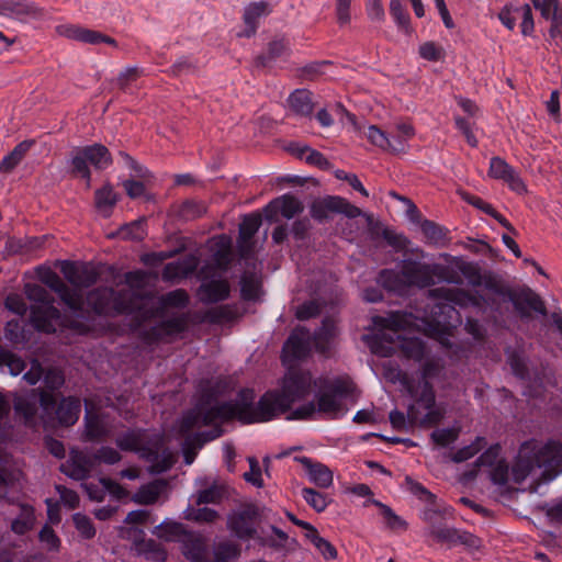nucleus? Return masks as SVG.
<instances>
[{"label":"nucleus","instance_id":"36","mask_svg":"<svg viewBox=\"0 0 562 562\" xmlns=\"http://www.w3.org/2000/svg\"><path fill=\"white\" fill-rule=\"evenodd\" d=\"M290 109L297 115L307 116L313 112L314 104L312 92L306 89H297L288 99Z\"/></svg>","mask_w":562,"mask_h":562},{"label":"nucleus","instance_id":"8","mask_svg":"<svg viewBox=\"0 0 562 562\" xmlns=\"http://www.w3.org/2000/svg\"><path fill=\"white\" fill-rule=\"evenodd\" d=\"M113 162L110 150L102 144H92L77 147L70 159L71 173L86 181L87 188L91 186V165L95 170H103Z\"/></svg>","mask_w":562,"mask_h":562},{"label":"nucleus","instance_id":"62","mask_svg":"<svg viewBox=\"0 0 562 562\" xmlns=\"http://www.w3.org/2000/svg\"><path fill=\"white\" fill-rule=\"evenodd\" d=\"M93 462H101L105 464H115L121 461L122 457L117 450L112 447L103 446L95 451L92 456Z\"/></svg>","mask_w":562,"mask_h":562},{"label":"nucleus","instance_id":"49","mask_svg":"<svg viewBox=\"0 0 562 562\" xmlns=\"http://www.w3.org/2000/svg\"><path fill=\"white\" fill-rule=\"evenodd\" d=\"M178 213L182 220L193 221L206 213V205L202 201L187 200L180 205Z\"/></svg>","mask_w":562,"mask_h":562},{"label":"nucleus","instance_id":"61","mask_svg":"<svg viewBox=\"0 0 562 562\" xmlns=\"http://www.w3.org/2000/svg\"><path fill=\"white\" fill-rule=\"evenodd\" d=\"M515 13L519 14L521 19L520 29L524 36H528L533 32L535 23L532 11L529 4H525L520 8H515Z\"/></svg>","mask_w":562,"mask_h":562},{"label":"nucleus","instance_id":"16","mask_svg":"<svg viewBox=\"0 0 562 562\" xmlns=\"http://www.w3.org/2000/svg\"><path fill=\"white\" fill-rule=\"evenodd\" d=\"M436 270H443L441 265H428L417 261H405L401 273L406 282L418 288H428L435 283Z\"/></svg>","mask_w":562,"mask_h":562},{"label":"nucleus","instance_id":"47","mask_svg":"<svg viewBox=\"0 0 562 562\" xmlns=\"http://www.w3.org/2000/svg\"><path fill=\"white\" fill-rule=\"evenodd\" d=\"M260 280L255 273H244L240 279V294L245 301L259 297Z\"/></svg>","mask_w":562,"mask_h":562},{"label":"nucleus","instance_id":"12","mask_svg":"<svg viewBox=\"0 0 562 562\" xmlns=\"http://www.w3.org/2000/svg\"><path fill=\"white\" fill-rule=\"evenodd\" d=\"M88 306L98 315L125 313L130 306L121 301V293L112 288L101 286L87 294Z\"/></svg>","mask_w":562,"mask_h":562},{"label":"nucleus","instance_id":"23","mask_svg":"<svg viewBox=\"0 0 562 562\" xmlns=\"http://www.w3.org/2000/svg\"><path fill=\"white\" fill-rule=\"evenodd\" d=\"M312 337L310 330L304 327L295 328L283 345L285 358L301 360L311 352Z\"/></svg>","mask_w":562,"mask_h":562},{"label":"nucleus","instance_id":"53","mask_svg":"<svg viewBox=\"0 0 562 562\" xmlns=\"http://www.w3.org/2000/svg\"><path fill=\"white\" fill-rule=\"evenodd\" d=\"M0 366H7L12 375H19L25 369V362L11 351L0 348Z\"/></svg>","mask_w":562,"mask_h":562},{"label":"nucleus","instance_id":"42","mask_svg":"<svg viewBox=\"0 0 562 562\" xmlns=\"http://www.w3.org/2000/svg\"><path fill=\"white\" fill-rule=\"evenodd\" d=\"M225 497V486L216 482L209 487L200 490L195 494L196 505L202 504H221Z\"/></svg>","mask_w":562,"mask_h":562},{"label":"nucleus","instance_id":"3","mask_svg":"<svg viewBox=\"0 0 562 562\" xmlns=\"http://www.w3.org/2000/svg\"><path fill=\"white\" fill-rule=\"evenodd\" d=\"M294 374H307L310 376V385L307 392L302 397L291 402L289 408L280 413L278 416L289 412L294 403L305 400L310 395L313 386H319L321 389L319 392L315 395V402L312 401L299 406L291 412V414L288 416V419H313L316 414H321L330 419H336L342 417L346 414L347 408L342 403V397L353 392L355 384L352 381L344 378H336L334 380L321 378L315 380L310 371L293 370L289 371L284 375L281 390L274 391L278 395L282 396L284 394V382L288 376Z\"/></svg>","mask_w":562,"mask_h":562},{"label":"nucleus","instance_id":"13","mask_svg":"<svg viewBox=\"0 0 562 562\" xmlns=\"http://www.w3.org/2000/svg\"><path fill=\"white\" fill-rule=\"evenodd\" d=\"M59 267L65 279L74 286L72 290L79 292L81 289L92 286L100 277V272L91 262L64 260Z\"/></svg>","mask_w":562,"mask_h":562},{"label":"nucleus","instance_id":"26","mask_svg":"<svg viewBox=\"0 0 562 562\" xmlns=\"http://www.w3.org/2000/svg\"><path fill=\"white\" fill-rule=\"evenodd\" d=\"M301 463L312 483L321 488H328L333 485L334 475L331 470L317 461L312 460L308 457H295L294 459Z\"/></svg>","mask_w":562,"mask_h":562},{"label":"nucleus","instance_id":"35","mask_svg":"<svg viewBox=\"0 0 562 562\" xmlns=\"http://www.w3.org/2000/svg\"><path fill=\"white\" fill-rule=\"evenodd\" d=\"M166 486L167 483L164 480H155L148 484L142 485L133 495L132 501L142 505L155 504Z\"/></svg>","mask_w":562,"mask_h":562},{"label":"nucleus","instance_id":"4","mask_svg":"<svg viewBox=\"0 0 562 562\" xmlns=\"http://www.w3.org/2000/svg\"><path fill=\"white\" fill-rule=\"evenodd\" d=\"M374 325L381 329H389L392 333H378L373 336H366L372 352L382 357H390L395 351V339L400 340L398 347L404 358L420 362L426 356V346L419 338H401L398 330L406 329L414 324V316L411 313L393 312L387 316H375Z\"/></svg>","mask_w":562,"mask_h":562},{"label":"nucleus","instance_id":"25","mask_svg":"<svg viewBox=\"0 0 562 562\" xmlns=\"http://www.w3.org/2000/svg\"><path fill=\"white\" fill-rule=\"evenodd\" d=\"M272 12V5L267 1L252 2L245 7L243 21L244 30L238 34L240 37H251L256 34L259 21Z\"/></svg>","mask_w":562,"mask_h":562},{"label":"nucleus","instance_id":"21","mask_svg":"<svg viewBox=\"0 0 562 562\" xmlns=\"http://www.w3.org/2000/svg\"><path fill=\"white\" fill-rule=\"evenodd\" d=\"M338 336V328L331 318H325L322 326L315 330L312 337L315 351L325 358L333 356L336 347V339Z\"/></svg>","mask_w":562,"mask_h":562},{"label":"nucleus","instance_id":"52","mask_svg":"<svg viewBox=\"0 0 562 562\" xmlns=\"http://www.w3.org/2000/svg\"><path fill=\"white\" fill-rule=\"evenodd\" d=\"M161 307H186L189 303V295L186 290L177 289L160 296Z\"/></svg>","mask_w":562,"mask_h":562},{"label":"nucleus","instance_id":"45","mask_svg":"<svg viewBox=\"0 0 562 562\" xmlns=\"http://www.w3.org/2000/svg\"><path fill=\"white\" fill-rule=\"evenodd\" d=\"M304 536L310 542L314 544V547L325 559L337 558L336 548L328 540L321 537L315 527H313L308 532H305Z\"/></svg>","mask_w":562,"mask_h":562},{"label":"nucleus","instance_id":"41","mask_svg":"<svg viewBox=\"0 0 562 562\" xmlns=\"http://www.w3.org/2000/svg\"><path fill=\"white\" fill-rule=\"evenodd\" d=\"M186 531L187 530L181 522L165 521L156 526L153 533L165 541L179 542Z\"/></svg>","mask_w":562,"mask_h":562},{"label":"nucleus","instance_id":"2","mask_svg":"<svg viewBox=\"0 0 562 562\" xmlns=\"http://www.w3.org/2000/svg\"><path fill=\"white\" fill-rule=\"evenodd\" d=\"M458 272L463 277L468 284L473 288L483 286L487 294H482L479 290L474 293L465 291L463 289H451V288H436L429 290V296L436 300H440L443 303L437 304L435 307L438 308L439 313L457 314L454 306L469 307L473 306L476 308H497L496 302L493 296L496 293H503L504 286L493 276L482 274L481 268L477 263L471 261H464L458 259L454 265Z\"/></svg>","mask_w":562,"mask_h":562},{"label":"nucleus","instance_id":"11","mask_svg":"<svg viewBox=\"0 0 562 562\" xmlns=\"http://www.w3.org/2000/svg\"><path fill=\"white\" fill-rule=\"evenodd\" d=\"M258 519V507L254 504H247L228 515L227 529L240 540L255 539Z\"/></svg>","mask_w":562,"mask_h":562},{"label":"nucleus","instance_id":"24","mask_svg":"<svg viewBox=\"0 0 562 562\" xmlns=\"http://www.w3.org/2000/svg\"><path fill=\"white\" fill-rule=\"evenodd\" d=\"M303 204L292 194H284L272 200L265 207V215L268 221H273L278 213L285 218H292L303 212Z\"/></svg>","mask_w":562,"mask_h":562},{"label":"nucleus","instance_id":"33","mask_svg":"<svg viewBox=\"0 0 562 562\" xmlns=\"http://www.w3.org/2000/svg\"><path fill=\"white\" fill-rule=\"evenodd\" d=\"M145 436L146 431L142 429L127 430L117 436L115 443L121 450L138 452L142 457V452L149 448L145 445Z\"/></svg>","mask_w":562,"mask_h":562},{"label":"nucleus","instance_id":"37","mask_svg":"<svg viewBox=\"0 0 562 562\" xmlns=\"http://www.w3.org/2000/svg\"><path fill=\"white\" fill-rule=\"evenodd\" d=\"M33 144V140L19 143L12 151L4 156L0 161V173H10L22 161Z\"/></svg>","mask_w":562,"mask_h":562},{"label":"nucleus","instance_id":"27","mask_svg":"<svg viewBox=\"0 0 562 562\" xmlns=\"http://www.w3.org/2000/svg\"><path fill=\"white\" fill-rule=\"evenodd\" d=\"M232 385L227 379H216L207 381L201 386L200 404L203 407H214L220 405L218 400L228 395L232 391Z\"/></svg>","mask_w":562,"mask_h":562},{"label":"nucleus","instance_id":"18","mask_svg":"<svg viewBox=\"0 0 562 562\" xmlns=\"http://www.w3.org/2000/svg\"><path fill=\"white\" fill-rule=\"evenodd\" d=\"M56 32L66 38L78 41L86 44L97 45L105 43L112 46H116L117 42L99 31L86 29L76 24H60L56 26Z\"/></svg>","mask_w":562,"mask_h":562},{"label":"nucleus","instance_id":"29","mask_svg":"<svg viewBox=\"0 0 562 562\" xmlns=\"http://www.w3.org/2000/svg\"><path fill=\"white\" fill-rule=\"evenodd\" d=\"M231 288L225 279L203 281L199 288V295L204 303H217L229 296Z\"/></svg>","mask_w":562,"mask_h":562},{"label":"nucleus","instance_id":"58","mask_svg":"<svg viewBox=\"0 0 562 562\" xmlns=\"http://www.w3.org/2000/svg\"><path fill=\"white\" fill-rule=\"evenodd\" d=\"M220 517L215 509L209 507L191 508L187 512L186 518L195 522H214Z\"/></svg>","mask_w":562,"mask_h":562},{"label":"nucleus","instance_id":"28","mask_svg":"<svg viewBox=\"0 0 562 562\" xmlns=\"http://www.w3.org/2000/svg\"><path fill=\"white\" fill-rule=\"evenodd\" d=\"M198 259L194 256H187L177 261L167 263L161 272L164 281L170 282L188 278L198 268Z\"/></svg>","mask_w":562,"mask_h":562},{"label":"nucleus","instance_id":"14","mask_svg":"<svg viewBox=\"0 0 562 562\" xmlns=\"http://www.w3.org/2000/svg\"><path fill=\"white\" fill-rule=\"evenodd\" d=\"M495 296H499L504 301L512 302L515 310L521 317H529L531 312H536L541 315L547 314L543 301L529 288L517 292L504 288V292L496 293Z\"/></svg>","mask_w":562,"mask_h":562},{"label":"nucleus","instance_id":"57","mask_svg":"<svg viewBox=\"0 0 562 562\" xmlns=\"http://www.w3.org/2000/svg\"><path fill=\"white\" fill-rule=\"evenodd\" d=\"M483 443H484V438L477 437L476 440L474 442H472L471 445L465 446V447L459 449L458 451H456L452 454L451 460L456 463H460V462L471 459L483 448Z\"/></svg>","mask_w":562,"mask_h":562},{"label":"nucleus","instance_id":"40","mask_svg":"<svg viewBox=\"0 0 562 562\" xmlns=\"http://www.w3.org/2000/svg\"><path fill=\"white\" fill-rule=\"evenodd\" d=\"M35 522L34 509L30 505H21L20 514L11 522V530L16 535H24L30 531Z\"/></svg>","mask_w":562,"mask_h":562},{"label":"nucleus","instance_id":"55","mask_svg":"<svg viewBox=\"0 0 562 562\" xmlns=\"http://www.w3.org/2000/svg\"><path fill=\"white\" fill-rule=\"evenodd\" d=\"M106 435L103 422L98 416H86L85 436L88 440H98Z\"/></svg>","mask_w":562,"mask_h":562},{"label":"nucleus","instance_id":"10","mask_svg":"<svg viewBox=\"0 0 562 562\" xmlns=\"http://www.w3.org/2000/svg\"><path fill=\"white\" fill-rule=\"evenodd\" d=\"M310 213L319 223L327 221L330 213L342 214L348 218H356L362 215V211L358 206L338 195H328L315 200L311 204Z\"/></svg>","mask_w":562,"mask_h":562},{"label":"nucleus","instance_id":"56","mask_svg":"<svg viewBox=\"0 0 562 562\" xmlns=\"http://www.w3.org/2000/svg\"><path fill=\"white\" fill-rule=\"evenodd\" d=\"M405 484L407 490L420 501L428 504L435 503L436 496L419 482L414 481L411 476H406Z\"/></svg>","mask_w":562,"mask_h":562},{"label":"nucleus","instance_id":"51","mask_svg":"<svg viewBox=\"0 0 562 562\" xmlns=\"http://www.w3.org/2000/svg\"><path fill=\"white\" fill-rule=\"evenodd\" d=\"M144 75V70L139 67H127L116 78V86L120 90L127 92L134 83Z\"/></svg>","mask_w":562,"mask_h":562},{"label":"nucleus","instance_id":"64","mask_svg":"<svg viewBox=\"0 0 562 562\" xmlns=\"http://www.w3.org/2000/svg\"><path fill=\"white\" fill-rule=\"evenodd\" d=\"M5 338L13 344L25 341L24 328L19 321H9L4 327Z\"/></svg>","mask_w":562,"mask_h":562},{"label":"nucleus","instance_id":"60","mask_svg":"<svg viewBox=\"0 0 562 562\" xmlns=\"http://www.w3.org/2000/svg\"><path fill=\"white\" fill-rule=\"evenodd\" d=\"M72 519L76 529L85 539H91L94 537L95 529L93 527L91 519L88 516L77 513L72 516Z\"/></svg>","mask_w":562,"mask_h":562},{"label":"nucleus","instance_id":"9","mask_svg":"<svg viewBox=\"0 0 562 562\" xmlns=\"http://www.w3.org/2000/svg\"><path fill=\"white\" fill-rule=\"evenodd\" d=\"M38 405L44 412L49 413L55 408L56 400L52 392L41 389H33L16 394L13 400L15 415L26 426H35Z\"/></svg>","mask_w":562,"mask_h":562},{"label":"nucleus","instance_id":"19","mask_svg":"<svg viewBox=\"0 0 562 562\" xmlns=\"http://www.w3.org/2000/svg\"><path fill=\"white\" fill-rule=\"evenodd\" d=\"M488 176L503 180L508 187L521 194L527 192V187L517 171L501 157H493L490 161Z\"/></svg>","mask_w":562,"mask_h":562},{"label":"nucleus","instance_id":"17","mask_svg":"<svg viewBox=\"0 0 562 562\" xmlns=\"http://www.w3.org/2000/svg\"><path fill=\"white\" fill-rule=\"evenodd\" d=\"M0 15L14 18L21 22L45 16V10L33 1L0 0Z\"/></svg>","mask_w":562,"mask_h":562},{"label":"nucleus","instance_id":"44","mask_svg":"<svg viewBox=\"0 0 562 562\" xmlns=\"http://www.w3.org/2000/svg\"><path fill=\"white\" fill-rule=\"evenodd\" d=\"M367 138L369 142L382 149H392V150H398L400 148L394 145L393 142H396L401 147L403 146V142L394 138L393 140L386 136V134L381 131L375 125H370L368 127V131L366 133Z\"/></svg>","mask_w":562,"mask_h":562},{"label":"nucleus","instance_id":"22","mask_svg":"<svg viewBox=\"0 0 562 562\" xmlns=\"http://www.w3.org/2000/svg\"><path fill=\"white\" fill-rule=\"evenodd\" d=\"M187 323L188 318L186 315L167 318L144 331L143 338L148 344L164 340L168 337L182 333L187 327Z\"/></svg>","mask_w":562,"mask_h":562},{"label":"nucleus","instance_id":"48","mask_svg":"<svg viewBox=\"0 0 562 562\" xmlns=\"http://www.w3.org/2000/svg\"><path fill=\"white\" fill-rule=\"evenodd\" d=\"M261 225V216L258 213L245 215L239 224V239L244 243L249 241L258 232Z\"/></svg>","mask_w":562,"mask_h":562},{"label":"nucleus","instance_id":"6","mask_svg":"<svg viewBox=\"0 0 562 562\" xmlns=\"http://www.w3.org/2000/svg\"><path fill=\"white\" fill-rule=\"evenodd\" d=\"M537 468L546 471L562 472V443L549 440L542 443L536 439L525 441L518 451L515 464L512 468V480L520 484Z\"/></svg>","mask_w":562,"mask_h":562},{"label":"nucleus","instance_id":"7","mask_svg":"<svg viewBox=\"0 0 562 562\" xmlns=\"http://www.w3.org/2000/svg\"><path fill=\"white\" fill-rule=\"evenodd\" d=\"M441 370L442 364L440 363L439 359H426L422 367L423 381L419 383L418 389L414 390V387H408L411 395L416 398V403L426 409L425 415L419 417L416 413L415 406H411L407 412V417L412 423H419L420 425H434L440 420L441 415L434 409L435 392L428 379L438 376Z\"/></svg>","mask_w":562,"mask_h":562},{"label":"nucleus","instance_id":"32","mask_svg":"<svg viewBox=\"0 0 562 562\" xmlns=\"http://www.w3.org/2000/svg\"><path fill=\"white\" fill-rule=\"evenodd\" d=\"M81 412L80 400L74 396L65 397L56 408V417L60 425L72 426L77 423Z\"/></svg>","mask_w":562,"mask_h":562},{"label":"nucleus","instance_id":"31","mask_svg":"<svg viewBox=\"0 0 562 562\" xmlns=\"http://www.w3.org/2000/svg\"><path fill=\"white\" fill-rule=\"evenodd\" d=\"M142 458L150 463L149 472L160 474L168 471L175 463L173 454L165 449L161 452L157 448H148L142 452Z\"/></svg>","mask_w":562,"mask_h":562},{"label":"nucleus","instance_id":"5","mask_svg":"<svg viewBox=\"0 0 562 562\" xmlns=\"http://www.w3.org/2000/svg\"><path fill=\"white\" fill-rule=\"evenodd\" d=\"M25 294L34 302L31 306V322L36 330L45 334H61L69 330L77 335L88 331V326L82 321L61 314L54 305V297L42 285L27 284Z\"/></svg>","mask_w":562,"mask_h":562},{"label":"nucleus","instance_id":"43","mask_svg":"<svg viewBox=\"0 0 562 562\" xmlns=\"http://www.w3.org/2000/svg\"><path fill=\"white\" fill-rule=\"evenodd\" d=\"M372 504L380 508L381 515L383 516L386 527L392 530H406L407 529V522L402 519L398 515L394 513V510L381 503L378 499H369L367 501L366 505Z\"/></svg>","mask_w":562,"mask_h":562},{"label":"nucleus","instance_id":"38","mask_svg":"<svg viewBox=\"0 0 562 562\" xmlns=\"http://www.w3.org/2000/svg\"><path fill=\"white\" fill-rule=\"evenodd\" d=\"M420 229L430 245L445 246L448 243V231L432 221L423 220Z\"/></svg>","mask_w":562,"mask_h":562},{"label":"nucleus","instance_id":"15","mask_svg":"<svg viewBox=\"0 0 562 562\" xmlns=\"http://www.w3.org/2000/svg\"><path fill=\"white\" fill-rule=\"evenodd\" d=\"M41 281L58 294L59 299L75 313H80L83 310L82 293L77 290H71L61 278L53 270L45 269L40 276Z\"/></svg>","mask_w":562,"mask_h":562},{"label":"nucleus","instance_id":"39","mask_svg":"<svg viewBox=\"0 0 562 562\" xmlns=\"http://www.w3.org/2000/svg\"><path fill=\"white\" fill-rule=\"evenodd\" d=\"M135 546L137 551L148 560L165 562L167 559L166 550L154 539H142Z\"/></svg>","mask_w":562,"mask_h":562},{"label":"nucleus","instance_id":"46","mask_svg":"<svg viewBox=\"0 0 562 562\" xmlns=\"http://www.w3.org/2000/svg\"><path fill=\"white\" fill-rule=\"evenodd\" d=\"M94 200L98 210L109 215L110 211L117 202V196L113 188L110 184H105L95 191Z\"/></svg>","mask_w":562,"mask_h":562},{"label":"nucleus","instance_id":"30","mask_svg":"<svg viewBox=\"0 0 562 562\" xmlns=\"http://www.w3.org/2000/svg\"><path fill=\"white\" fill-rule=\"evenodd\" d=\"M183 554L192 562H203L206 558V546L203 538L194 532L186 531L179 541Z\"/></svg>","mask_w":562,"mask_h":562},{"label":"nucleus","instance_id":"34","mask_svg":"<svg viewBox=\"0 0 562 562\" xmlns=\"http://www.w3.org/2000/svg\"><path fill=\"white\" fill-rule=\"evenodd\" d=\"M288 150L295 155L297 158L305 159L306 162L317 166L323 170L330 168V162L322 153L312 149L306 145H302L301 143H290Z\"/></svg>","mask_w":562,"mask_h":562},{"label":"nucleus","instance_id":"50","mask_svg":"<svg viewBox=\"0 0 562 562\" xmlns=\"http://www.w3.org/2000/svg\"><path fill=\"white\" fill-rule=\"evenodd\" d=\"M301 494L303 499L317 513L324 512L331 501L327 495L311 487L302 488Z\"/></svg>","mask_w":562,"mask_h":562},{"label":"nucleus","instance_id":"63","mask_svg":"<svg viewBox=\"0 0 562 562\" xmlns=\"http://www.w3.org/2000/svg\"><path fill=\"white\" fill-rule=\"evenodd\" d=\"M459 430L456 428H441L436 429L431 434V439L435 443L441 447H447L458 439Z\"/></svg>","mask_w":562,"mask_h":562},{"label":"nucleus","instance_id":"20","mask_svg":"<svg viewBox=\"0 0 562 562\" xmlns=\"http://www.w3.org/2000/svg\"><path fill=\"white\" fill-rule=\"evenodd\" d=\"M93 468L94 462L91 456L72 449L68 460L60 465V471L74 480L82 481L89 476Z\"/></svg>","mask_w":562,"mask_h":562},{"label":"nucleus","instance_id":"54","mask_svg":"<svg viewBox=\"0 0 562 562\" xmlns=\"http://www.w3.org/2000/svg\"><path fill=\"white\" fill-rule=\"evenodd\" d=\"M428 533L437 542L447 543L449 547H454L456 546L457 528H452V527H437V526L431 525L429 527Z\"/></svg>","mask_w":562,"mask_h":562},{"label":"nucleus","instance_id":"1","mask_svg":"<svg viewBox=\"0 0 562 562\" xmlns=\"http://www.w3.org/2000/svg\"><path fill=\"white\" fill-rule=\"evenodd\" d=\"M310 376L307 374H294L286 378L282 396L276 392H266L256 405V395L251 389H243L234 401L222 402L214 407H203L198 403L193 408L183 413L177 423V431L186 439V447H203L204 443L218 438L222 435V429L215 428L198 432H193V430L234 418L244 424L269 422L286 411L291 402L306 394Z\"/></svg>","mask_w":562,"mask_h":562},{"label":"nucleus","instance_id":"59","mask_svg":"<svg viewBox=\"0 0 562 562\" xmlns=\"http://www.w3.org/2000/svg\"><path fill=\"white\" fill-rule=\"evenodd\" d=\"M119 235L123 239L142 240L145 236L144 222L134 221L122 226L119 231Z\"/></svg>","mask_w":562,"mask_h":562}]
</instances>
